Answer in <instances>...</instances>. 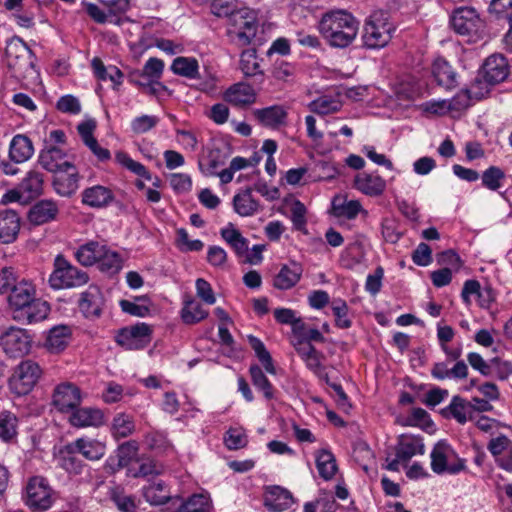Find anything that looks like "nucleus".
<instances>
[{
	"label": "nucleus",
	"instance_id": "8",
	"mask_svg": "<svg viewBox=\"0 0 512 512\" xmlns=\"http://www.w3.org/2000/svg\"><path fill=\"white\" fill-rule=\"evenodd\" d=\"M25 501L34 511H44L51 507L52 489L44 477L34 476L28 481Z\"/></svg>",
	"mask_w": 512,
	"mask_h": 512
},
{
	"label": "nucleus",
	"instance_id": "35",
	"mask_svg": "<svg viewBox=\"0 0 512 512\" xmlns=\"http://www.w3.org/2000/svg\"><path fill=\"white\" fill-rule=\"evenodd\" d=\"M72 444L79 454L90 461L99 460L105 455L106 446L98 440L78 438Z\"/></svg>",
	"mask_w": 512,
	"mask_h": 512
},
{
	"label": "nucleus",
	"instance_id": "4",
	"mask_svg": "<svg viewBox=\"0 0 512 512\" xmlns=\"http://www.w3.org/2000/svg\"><path fill=\"white\" fill-rule=\"evenodd\" d=\"M395 26L384 11H375L366 20L363 27V44L369 49L385 47L392 39Z\"/></svg>",
	"mask_w": 512,
	"mask_h": 512
},
{
	"label": "nucleus",
	"instance_id": "28",
	"mask_svg": "<svg viewBox=\"0 0 512 512\" xmlns=\"http://www.w3.org/2000/svg\"><path fill=\"white\" fill-rule=\"evenodd\" d=\"M65 153L58 147L52 146L48 149L42 150L39 155V164L49 172H57L60 169L72 168V163L62 161Z\"/></svg>",
	"mask_w": 512,
	"mask_h": 512
},
{
	"label": "nucleus",
	"instance_id": "38",
	"mask_svg": "<svg viewBox=\"0 0 512 512\" xmlns=\"http://www.w3.org/2000/svg\"><path fill=\"white\" fill-rule=\"evenodd\" d=\"M481 84V81L477 78L471 84L469 89L461 90L456 94L451 101L448 102L450 110L461 111L470 106L472 99L480 100L487 95V92H476L475 88Z\"/></svg>",
	"mask_w": 512,
	"mask_h": 512
},
{
	"label": "nucleus",
	"instance_id": "63",
	"mask_svg": "<svg viewBox=\"0 0 512 512\" xmlns=\"http://www.w3.org/2000/svg\"><path fill=\"white\" fill-rule=\"evenodd\" d=\"M488 450L496 458L497 456L512 450V443L507 436L500 435L490 440Z\"/></svg>",
	"mask_w": 512,
	"mask_h": 512
},
{
	"label": "nucleus",
	"instance_id": "15",
	"mask_svg": "<svg viewBox=\"0 0 512 512\" xmlns=\"http://www.w3.org/2000/svg\"><path fill=\"white\" fill-rule=\"evenodd\" d=\"M483 79L488 85H496L504 81L509 73L508 62L502 54H492L486 58L483 66Z\"/></svg>",
	"mask_w": 512,
	"mask_h": 512
},
{
	"label": "nucleus",
	"instance_id": "57",
	"mask_svg": "<svg viewBox=\"0 0 512 512\" xmlns=\"http://www.w3.org/2000/svg\"><path fill=\"white\" fill-rule=\"evenodd\" d=\"M158 474H160V470L151 459L142 462L137 469L128 468L127 470V475L133 478H146Z\"/></svg>",
	"mask_w": 512,
	"mask_h": 512
},
{
	"label": "nucleus",
	"instance_id": "9",
	"mask_svg": "<svg viewBox=\"0 0 512 512\" xmlns=\"http://www.w3.org/2000/svg\"><path fill=\"white\" fill-rule=\"evenodd\" d=\"M151 336V327L146 323H139L122 328L116 336V342L126 350H140L148 346Z\"/></svg>",
	"mask_w": 512,
	"mask_h": 512
},
{
	"label": "nucleus",
	"instance_id": "48",
	"mask_svg": "<svg viewBox=\"0 0 512 512\" xmlns=\"http://www.w3.org/2000/svg\"><path fill=\"white\" fill-rule=\"evenodd\" d=\"M341 106V102L337 98L330 96H321L308 105L310 111L319 115L338 112Z\"/></svg>",
	"mask_w": 512,
	"mask_h": 512
},
{
	"label": "nucleus",
	"instance_id": "42",
	"mask_svg": "<svg viewBox=\"0 0 512 512\" xmlns=\"http://www.w3.org/2000/svg\"><path fill=\"white\" fill-rule=\"evenodd\" d=\"M135 431L134 418L126 413H118L114 416L111 423L112 436L119 440L132 435Z\"/></svg>",
	"mask_w": 512,
	"mask_h": 512
},
{
	"label": "nucleus",
	"instance_id": "7",
	"mask_svg": "<svg viewBox=\"0 0 512 512\" xmlns=\"http://www.w3.org/2000/svg\"><path fill=\"white\" fill-rule=\"evenodd\" d=\"M42 374L38 363L32 360L22 361L9 378V388L17 396L28 394Z\"/></svg>",
	"mask_w": 512,
	"mask_h": 512
},
{
	"label": "nucleus",
	"instance_id": "49",
	"mask_svg": "<svg viewBox=\"0 0 512 512\" xmlns=\"http://www.w3.org/2000/svg\"><path fill=\"white\" fill-rule=\"evenodd\" d=\"M206 164L204 168V164L199 162L200 169L209 176H215L217 174V170L224 166L227 160V156L223 151L219 148L211 149L206 157Z\"/></svg>",
	"mask_w": 512,
	"mask_h": 512
},
{
	"label": "nucleus",
	"instance_id": "19",
	"mask_svg": "<svg viewBox=\"0 0 512 512\" xmlns=\"http://www.w3.org/2000/svg\"><path fill=\"white\" fill-rule=\"evenodd\" d=\"M287 111L281 105H273L253 110V116L264 127L278 128L286 124Z\"/></svg>",
	"mask_w": 512,
	"mask_h": 512
},
{
	"label": "nucleus",
	"instance_id": "30",
	"mask_svg": "<svg viewBox=\"0 0 512 512\" xmlns=\"http://www.w3.org/2000/svg\"><path fill=\"white\" fill-rule=\"evenodd\" d=\"M432 75L437 84L445 89L450 90L457 86L456 72L445 59L438 58L434 61Z\"/></svg>",
	"mask_w": 512,
	"mask_h": 512
},
{
	"label": "nucleus",
	"instance_id": "47",
	"mask_svg": "<svg viewBox=\"0 0 512 512\" xmlns=\"http://www.w3.org/2000/svg\"><path fill=\"white\" fill-rule=\"evenodd\" d=\"M252 384L263 393L267 400L274 397V389L263 370L258 365H251L249 368Z\"/></svg>",
	"mask_w": 512,
	"mask_h": 512
},
{
	"label": "nucleus",
	"instance_id": "56",
	"mask_svg": "<svg viewBox=\"0 0 512 512\" xmlns=\"http://www.w3.org/2000/svg\"><path fill=\"white\" fill-rule=\"evenodd\" d=\"M332 311L335 316V324L338 328L348 329L351 327L352 322L347 317L348 306L343 300H334L332 303Z\"/></svg>",
	"mask_w": 512,
	"mask_h": 512
},
{
	"label": "nucleus",
	"instance_id": "27",
	"mask_svg": "<svg viewBox=\"0 0 512 512\" xmlns=\"http://www.w3.org/2000/svg\"><path fill=\"white\" fill-rule=\"evenodd\" d=\"M75 257L83 266H91L103 258H108V249L98 242L91 241L81 245L76 251Z\"/></svg>",
	"mask_w": 512,
	"mask_h": 512
},
{
	"label": "nucleus",
	"instance_id": "11",
	"mask_svg": "<svg viewBox=\"0 0 512 512\" xmlns=\"http://www.w3.org/2000/svg\"><path fill=\"white\" fill-rule=\"evenodd\" d=\"M49 312V304L35 295L28 303L18 306L11 312V316L15 321L29 325L46 319Z\"/></svg>",
	"mask_w": 512,
	"mask_h": 512
},
{
	"label": "nucleus",
	"instance_id": "43",
	"mask_svg": "<svg viewBox=\"0 0 512 512\" xmlns=\"http://www.w3.org/2000/svg\"><path fill=\"white\" fill-rule=\"evenodd\" d=\"M208 316V311L204 310L200 303L191 297L184 300V306L181 310V318L185 324L192 325L204 320Z\"/></svg>",
	"mask_w": 512,
	"mask_h": 512
},
{
	"label": "nucleus",
	"instance_id": "45",
	"mask_svg": "<svg viewBox=\"0 0 512 512\" xmlns=\"http://www.w3.org/2000/svg\"><path fill=\"white\" fill-rule=\"evenodd\" d=\"M143 496L152 505H163L170 500V492L164 482H153L143 489Z\"/></svg>",
	"mask_w": 512,
	"mask_h": 512
},
{
	"label": "nucleus",
	"instance_id": "16",
	"mask_svg": "<svg viewBox=\"0 0 512 512\" xmlns=\"http://www.w3.org/2000/svg\"><path fill=\"white\" fill-rule=\"evenodd\" d=\"M395 454L406 465L415 455H423L425 445L423 438L412 434H401L395 445Z\"/></svg>",
	"mask_w": 512,
	"mask_h": 512
},
{
	"label": "nucleus",
	"instance_id": "2",
	"mask_svg": "<svg viewBox=\"0 0 512 512\" xmlns=\"http://www.w3.org/2000/svg\"><path fill=\"white\" fill-rule=\"evenodd\" d=\"M449 23L452 30L456 34L466 37L468 42L475 43L484 37L485 21L473 7L455 8L450 14Z\"/></svg>",
	"mask_w": 512,
	"mask_h": 512
},
{
	"label": "nucleus",
	"instance_id": "36",
	"mask_svg": "<svg viewBox=\"0 0 512 512\" xmlns=\"http://www.w3.org/2000/svg\"><path fill=\"white\" fill-rule=\"evenodd\" d=\"M233 207L243 217L252 216L259 210V203L252 196V188L247 187L233 198Z\"/></svg>",
	"mask_w": 512,
	"mask_h": 512
},
{
	"label": "nucleus",
	"instance_id": "1",
	"mask_svg": "<svg viewBox=\"0 0 512 512\" xmlns=\"http://www.w3.org/2000/svg\"><path fill=\"white\" fill-rule=\"evenodd\" d=\"M318 28L331 47L346 48L355 40L359 22L345 10H333L322 16Z\"/></svg>",
	"mask_w": 512,
	"mask_h": 512
},
{
	"label": "nucleus",
	"instance_id": "55",
	"mask_svg": "<svg viewBox=\"0 0 512 512\" xmlns=\"http://www.w3.org/2000/svg\"><path fill=\"white\" fill-rule=\"evenodd\" d=\"M210 7L214 15L228 19L239 9L236 0H212Z\"/></svg>",
	"mask_w": 512,
	"mask_h": 512
},
{
	"label": "nucleus",
	"instance_id": "41",
	"mask_svg": "<svg viewBox=\"0 0 512 512\" xmlns=\"http://www.w3.org/2000/svg\"><path fill=\"white\" fill-rule=\"evenodd\" d=\"M455 418L460 424H464L467 420H473L472 406L468 401L460 396H454L450 405L442 411L446 416V412Z\"/></svg>",
	"mask_w": 512,
	"mask_h": 512
},
{
	"label": "nucleus",
	"instance_id": "21",
	"mask_svg": "<svg viewBox=\"0 0 512 512\" xmlns=\"http://www.w3.org/2000/svg\"><path fill=\"white\" fill-rule=\"evenodd\" d=\"M354 186L363 194L375 197L380 196L384 192L386 182L378 174L363 172L356 175Z\"/></svg>",
	"mask_w": 512,
	"mask_h": 512
},
{
	"label": "nucleus",
	"instance_id": "54",
	"mask_svg": "<svg viewBox=\"0 0 512 512\" xmlns=\"http://www.w3.org/2000/svg\"><path fill=\"white\" fill-rule=\"evenodd\" d=\"M505 178L502 169L496 166H490L482 174V184L490 190H497L501 186V181Z\"/></svg>",
	"mask_w": 512,
	"mask_h": 512
},
{
	"label": "nucleus",
	"instance_id": "40",
	"mask_svg": "<svg viewBox=\"0 0 512 512\" xmlns=\"http://www.w3.org/2000/svg\"><path fill=\"white\" fill-rule=\"evenodd\" d=\"M239 67L245 77L256 78L259 83L263 81L264 73L260 69L255 49H248L241 53Z\"/></svg>",
	"mask_w": 512,
	"mask_h": 512
},
{
	"label": "nucleus",
	"instance_id": "22",
	"mask_svg": "<svg viewBox=\"0 0 512 512\" xmlns=\"http://www.w3.org/2000/svg\"><path fill=\"white\" fill-rule=\"evenodd\" d=\"M114 201V194L108 187L95 185L82 192V203L92 208H104Z\"/></svg>",
	"mask_w": 512,
	"mask_h": 512
},
{
	"label": "nucleus",
	"instance_id": "24",
	"mask_svg": "<svg viewBox=\"0 0 512 512\" xmlns=\"http://www.w3.org/2000/svg\"><path fill=\"white\" fill-rule=\"evenodd\" d=\"M224 99L234 106H246L255 102L256 93L247 83L239 82L230 86L224 93Z\"/></svg>",
	"mask_w": 512,
	"mask_h": 512
},
{
	"label": "nucleus",
	"instance_id": "33",
	"mask_svg": "<svg viewBox=\"0 0 512 512\" xmlns=\"http://www.w3.org/2000/svg\"><path fill=\"white\" fill-rule=\"evenodd\" d=\"M78 451L72 444L67 443L59 451L60 466L71 474H80L84 467L83 461L78 457Z\"/></svg>",
	"mask_w": 512,
	"mask_h": 512
},
{
	"label": "nucleus",
	"instance_id": "32",
	"mask_svg": "<svg viewBox=\"0 0 512 512\" xmlns=\"http://www.w3.org/2000/svg\"><path fill=\"white\" fill-rule=\"evenodd\" d=\"M431 375L437 380L447 378L464 379L468 375V366L462 360L457 361L452 368L448 367L447 362H437L431 369Z\"/></svg>",
	"mask_w": 512,
	"mask_h": 512
},
{
	"label": "nucleus",
	"instance_id": "29",
	"mask_svg": "<svg viewBox=\"0 0 512 512\" xmlns=\"http://www.w3.org/2000/svg\"><path fill=\"white\" fill-rule=\"evenodd\" d=\"M35 295H37L35 285L28 280H20L7 298L10 312H13L18 306L28 303Z\"/></svg>",
	"mask_w": 512,
	"mask_h": 512
},
{
	"label": "nucleus",
	"instance_id": "6",
	"mask_svg": "<svg viewBox=\"0 0 512 512\" xmlns=\"http://www.w3.org/2000/svg\"><path fill=\"white\" fill-rule=\"evenodd\" d=\"M89 281L88 274L73 266L63 255L54 259V269L49 277V284L53 289L76 288Z\"/></svg>",
	"mask_w": 512,
	"mask_h": 512
},
{
	"label": "nucleus",
	"instance_id": "58",
	"mask_svg": "<svg viewBox=\"0 0 512 512\" xmlns=\"http://www.w3.org/2000/svg\"><path fill=\"white\" fill-rule=\"evenodd\" d=\"M111 500L121 512H137L134 497L112 490Z\"/></svg>",
	"mask_w": 512,
	"mask_h": 512
},
{
	"label": "nucleus",
	"instance_id": "46",
	"mask_svg": "<svg viewBox=\"0 0 512 512\" xmlns=\"http://www.w3.org/2000/svg\"><path fill=\"white\" fill-rule=\"evenodd\" d=\"M198 61L195 58L177 57L173 60L171 70L180 76L194 79L198 77Z\"/></svg>",
	"mask_w": 512,
	"mask_h": 512
},
{
	"label": "nucleus",
	"instance_id": "23",
	"mask_svg": "<svg viewBox=\"0 0 512 512\" xmlns=\"http://www.w3.org/2000/svg\"><path fill=\"white\" fill-rule=\"evenodd\" d=\"M294 503L290 491L280 486H272L268 489L264 505L272 512H282Z\"/></svg>",
	"mask_w": 512,
	"mask_h": 512
},
{
	"label": "nucleus",
	"instance_id": "50",
	"mask_svg": "<svg viewBox=\"0 0 512 512\" xmlns=\"http://www.w3.org/2000/svg\"><path fill=\"white\" fill-rule=\"evenodd\" d=\"M248 341L257 358L263 364L264 369L270 374H276V369L273 364L272 357L269 351L266 349L264 343L253 335L248 336Z\"/></svg>",
	"mask_w": 512,
	"mask_h": 512
},
{
	"label": "nucleus",
	"instance_id": "52",
	"mask_svg": "<svg viewBox=\"0 0 512 512\" xmlns=\"http://www.w3.org/2000/svg\"><path fill=\"white\" fill-rule=\"evenodd\" d=\"M448 446L445 443L438 442L431 452V468L433 472L442 474L447 470L446 451Z\"/></svg>",
	"mask_w": 512,
	"mask_h": 512
},
{
	"label": "nucleus",
	"instance_id": "61",
	"mask_svg": "<svg viewBox=\"0 0 512 512\" xmlns=\"http://www.w3.org/2000/svg\"><path fill=\"white\" fill-rule=\"evenodd\" d=\"M224 443L229 450H238L247 445V437L237 429H229L225 434Z\"/></svg>",
	"mask_w": 512,
	"mask_h": 512
},
{
	"label": "nucleus",
	"instance_id": "39",
	"mask_svg": "<svg viewBox=\"0 0 512 512\" xmlns=\"http://www.w3.org/2000/svg\"><path fill=\"white\" fill-rule=\"evenodd\" d=\"M222 239L234 250L237 256H243L248 252V240L241 232L229 223L220 231Z\"/></svg>",
	"mask_w": 512,
	"mask_h": 512
},
{
	"label": "nucleus",
	"instance_id": "20",
	"mask_svg": "<svg viewBox=\"0 0 512 512\" xmlns=\"http://www.w3.org/2000/svg\"><path fill=\"white\" fill-rule=\"evenodd\" d=\"M20 231V217L11 209L0 211V243H13Z\"/></svg>",
	"mask_w": 512,
	"mask_h": 512
},
{
	"label": "nucleus",
	"instance_id": "51",
	"mask_svg": "<svg viewBox=\"0 0 512 512\" xmlns=\"http://www.w3.org/2000/svg\"><path fill=\"white\" fill-rule=\"evenodd\" d=\"M210 498L205 494H194L184 501L177 512H209Z\"/></svg>",
	"mask_w": 512,
	"mask_h": 512
},
{
	"label": "nucleus",
	"instance_id": "13",
	"mask_svg": "<svg viewBox=\"0 0 512 512\" xmlns=\"http://www.w3.org/2000/svg\"><path fill=\"white\" fill-rule=\"evenodd\" d=\"M105 306V299L97 285H90L81 293L78 307L87 319H97L101 316Z\"/></svg>",
	"mask_w": 512,
	"mask_h": 512
},
{
	"label": "nucleus",
	"instance_id": "62",
	"mask_svg": "<svg viewBox=\"0 0 512 512\" xmlns=\"http://www.w3.org/2000/svg\"><path fill=\"white\" fill-rule=\"evenodd\" d=\"M17 277L11 267L0 270V294L10 293L18 285Z\"/></svg>",
	"mask_w": 512,
	"mask_h": 512
},
{
	"label": "nucleus",
	"instance_id": "64",
	"mask_svg": "<svg viewBox=\"0 0 512 512\" xmlns=\"http://www.w3.org/2000/svg\"><path fill=\"white\" fill-rule=\"evenodd\" d=\"M412 260L418 266H428L433 260L430 246L420 243L412 253Z\"/></svg>",
	"mask_w": 512,
	"mask_h": 512
},
{
	"label": "nucleus",
	"instance_id": "10",
	"mask_svg": "<svg viewBox=\"0 0 512 512\" xmlns=\"http://www.w3.org/2000/svg\"><path fill=\"white\" fill-rule=\"evenodd\" d=\"M31 337L22 328L11 327L0 338L4 352L10 357H21L31 348Z\"/></svg>",
	"mask_w": 512,
	"mask_h": 512
},
{
	"label": "nucleus",
	"instance_id": "14",
	"mask_svg": "<svg viewBox=\"0 0 512 512\" xmlns=\"http://www.w3.org/2000/svg\"><path fill=\"white\" fill-rule=\"evenodd\" d=\"M139 444L135 440H130L118 446L116 451V458L110 457L106 464L105 469L110 474H115L121 469L128 467L132 461H139L138 459Z\"/></svg>",
	"mask_w": 512,
	"mask_h": 512
},
{
	"label": "nucleus",
	"instance_id": "3",
	"mask_svg": "<svg viewBox=\"0 0 512 512\" xmlns=\"http://www.w3.org/2000/svg\"><path fill=\"white\" fill-rule=\"evenodd\" d=\"M5 56L15 77L26 79L36 74L34 54L20 37L14 36L7 41Z\"/></svg>",
	"mask_w": 512,
	"mask_h": 512
},
{
	"label": "nucleus",
	"instance_id": "17",
	"mask_svg": "<svg viewBox=\"0 0 512 512\" xmlns=\"http://www.w3.org/2000/svg\"><path fill=\"white\" fill-rule=\"evenodd\" d=\"M56 175L53 179V187L55 192L63 197L72 196L79 187V173L76 167L72 164V168L60 169L55 172Z\"/></svg>",
	"mask_w": 512,
	"mask_h": 512
},
{
	"label": "nucleus",
	"instance_id": "59",
	"mask_svg": "<svg viewBox=\"0 0 512 512\" xmlns=\"http://www.w3.org/2000/svg\"><path fill=\"white\" fill-rule=\"evenodd\" d=\"M159 122L158 117L142 115L131 122V129L136 134H143L153 129Z\"/></svg>",
	"mask_w": 512,
	"mask_h": 512
},
{
	"label": "nucleus",
	"instance_id": "18",
	"mask_svg": "<svg viewBox=\"0 0 512 512\" xmlns=\"http://www.w3.org/2000/svg\"><path fill=\"white\" fill-rule=\"evenodd\" d=\"M303 267L296 261L282 265L280 271L273 279V286L279 290L293 288L301 279Z\"/></svg>",
	"mask_w": 512,
	"mask_h": 512
},
{
	"label": "nucleus",
	"instance_id": "5",
	"mask_svg": "<svg viewBox=\"0 0 512 512\" xmlns=\"http://www.w3.org/2000/svg\"><path fill=\"white\" fill-rule=\"evenodd\" d=\"M227 35L230 41L243 47L251 43L256 36L258 23L255 13L246 7L239 8L229 19Z\"/></svg>",
	"mask_w": 512,
	"mask_h": 512
},
{
	"label": "nucleus",
	"instance_id": "26",
	"mask_svg": "<svg viewBox=\"0 0 512 512\" xmlns=\"http://www.w3.org/2000/svg\"><path fill=\"white\" fill-rule=\"evenodd\" d=\"M58 212V206L54 201L41 200L30 208L28 219L34 225H42L54 220Z\"/></svg>",
	"mask_w": 512,
	"mask_h": 512
},
{
	"label": "nucleus",
	"instance_id": "12",
	"mask_svg": "<svg viewBox=\"0 0 512 512\" xmlns=\"http://www.w3.org/2000/svg\"><path fill=\"white\" fill-rule=\"evenodd\" d=\"M52 403L62 413L71 412L81 403V391L75 384L61 383L54 389Z\"/></svg>",
	"mask_w": 512,
	"mask_h": 512
},
{
	"label": "nucleus",
	"instance_id": "34",
	"mask_svg": "<svg viewBox=\"0 0 512 512\" xmlns=\"http://www.w3.org/2000/svg\"><path fill=\"white\" fill-rule=\"evenodd\" d=\"M70 336L71 330L68 326H55L48 332L45 347L51 353H60L67 347Z\"/></svg>",
	"mask_w": 512,
	"mask_h": 512
},
{
	"label": "nucleus",
	"instance_id": "37",
	"mask_svg": "<svg viewBox=\"0 0 512 512\" xmlns=\"http://www.w3.org/2000/svg\"><path fill=\"white\" fill-rule=\"evenodd\" d=\"M28 203L37 198L43 190V176L37 171H29L18 185Z\"/></svg>",
	"mask_w": 512,
	"mask_h": 512
},
{
	"label": "nucleus",
	"instance_id": "44",
	"mask_svg": "<svg viewBox=\"0 0 512 512\" xmlns=\"http://www.w3.org/2000/svg\"><path fill=\"white\" fill-rule=\"evenodd\" d=\"M316 467L323 479H332L337 472L336 459L332 452L326 449L320 450L316 456Z\"/></svg>",
	"mask_w": 512,
	"mask_h": 512
},
{
	"label": "nucleus",
	"instance_id": "53",
	"mask_svg": "<svg viewBox=\"0 0 512 512\" xmlns=\"http://www.w3.org/2000/svg\"><path fill=\"white\" fill-rule=\"evenodd\" d=\"M17 418L10 412L0 413V438L8 442L13 439L16 434Z\"/></svg>",
	"mask_w": 512,
	"mask_h": 512
},
{
	"label": "nucleus",
	"instance_id": "25",
	"mask_svg": "<svg viewBox=\"0 0 512 512\" xmlns=\"http://www.w3.org/2000/svg\"><path fill=\"white\" fill-rule=\"evenodd\" d=\"M104 415L97 408H81L71 411L69 422L74 427L100 426L103 424Z\"/></svg>",
	"mask_w": 512,
	"mask_h": 512
},
{
	"label": "nucleus",
	"instance_id": "31",
	"mask_svg": "<svg viewBox=\"0 0 512 512\" xmlns=\"http://www.w3.org/2000/svg\"><path fill=\"white\" fill-rule=\"evenodd\" d=\"M34 148L32 141L25 135L18 134L13 137L9 147V158L16 164L23 163L31 158Z\"/></svg>",
	"mask_w": 512,
	"mask_h": 512
},
{
	"label": "nucleus",
	"instance_id": "60",
	"mask_svg": "<svg viewBox=\"0 0 512 512\" xmlns=\"http://www.w3.org/2000/svg\"><path fill=\"white\" fill-rule=\"evenodd\" d=\"M360 209L361 205L358 201L351 200L341 205L336 204V200L333 201V211L338 217L353 219L358 215Z\"/></svg>",
	"mask_w": 512,
	"mask_h": 512
}]
</instances>
